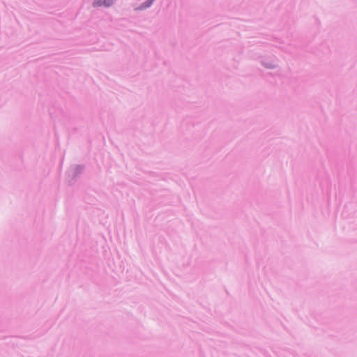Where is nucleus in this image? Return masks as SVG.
Wrapping results in <instances>:
<instances>
[{
    "instance_id": "1",
    "label": "nucleus",
    "mask_w": 357,
    "mask_h": 357,
    "mask_svg": "<svg viewBox=\"0 0 357 357\" xmlns=\"http://www.w3.org/2000/svg\"><path fill=\"white\" fill-rule=\"evenodd\" d=\"M113 0H97L94 2V6H106L108 7L112 4Z\"/></svg>"
},
{
    "instance_id": "2",
    "label": "nucleus",
    "mask_w": 357,
    "mask_h": 357,
    "mask_svg": "<svg viewBox=\"0 0 357 357\" xmlns=\"http://www.w3.org/2000/svg\"><path fill=\"white\" fill-rule=\"evenodd\" d=\"M151 2H152V1L149 2V3L146 6V7H149V6H150V5L151 4Z\"/></svg>"
}]
</instances>
